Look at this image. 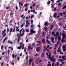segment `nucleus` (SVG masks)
<instances>
[{
    "mask_svg": "<svg viewBox=\"0 0 66 66\" xmlns=\"http://www.w3.org/2000/svg\"><path fill=\"white\" fill-rule=\"evenodd\" d=\"M12 56L13 59H14V57H15V58H16V56H15V54H12Z\"/></svg>",
    "mask_w": 66,
    "mask_h": 66,
    "instance_id": "f8f14e48",
    "label": "nucleus"
},
{
    "mask_svg": "<svg viewBox=\"0 0 66 66\" xmlns=\"http://www.w3.org/2000/svg\"><path fill=\"white\" fill-rule=\"evenodd\" d=\"M50 47V45H48L47 47V48H48Z\"/></svg>",
    "mask_w": 66,
    "mask_h": 66,
    "instance_id": "6e6d98bb",
    "label": "nucleus"
},
{
    "mask_svg": "<svg viewBox=\"0 0 66 66\" xmlns=\"http://www.w3.org/2000/svg\"><path fill=\"white\" fill-rule=\"evenodd\" d=\"M60 34H59V32H56V34L54 35L55 36H57L58 37H60Z\"/></svg>",
    "mask_w": 66,
    "mask_h": 66,
    "instance_id": "f03ea898",
    "label": "nucleus"
},
{
    "mask_svg": "<svg viewBox=\"0 0 66 66\" xmlns=\"http://www.w3.org/2000/svg\"><path fill=\"white\" fill-rule=\"evenodd\" d=\"M9 32V29L8 28H7V33H8Z\"/></svg>",
    "mask_w": 66,
    "mask_h": 66,
    "instance_id": "a18cd8bd",
    "label": "nucleus"
},
{
    "mask_svg": "<svg viewBox=\"0 0 66 66\" xmlns=\"http://www.w3.org/2000/svg\"><path fill=\"white\" fill-rule=\"evenodd\" d=\"M5 32H6V30L5 29L4 30V31H2V35H3V34H4V33H5Z\"/></svg>",
    "mask_w": 66,
    "mask_h": 66,
    "instance_id": "9d476101",
    "label": "nucleus"
},
{
    "mask_svg": "<svg viewBox=\"0 0 66 66\" xmlns=\"http://www.w3.org/2000/svg\"><path fill=\"white\" fill-rule=\"evenodd\" d=\"M40 50V48L39 47H38L36 49V51L37 52H39Z\"/></svg>",
    "mask_w": 66,
    "mask_h": 66,
    "instance_id": "20e7f679",
    "label": "nucleus"
},
{
    "mask_svg": "<svg viewBox=\"0 0 66 66\" xmlns=\"http://www.w3.org/2000/svg\"><path fill=\"white\" fill-rule=\"evenodd\" d=\"M54 27V24H53L51 26V28H50V30H52L53 28Z\"/></svg>",
    "mask_w": 66,
    "mask_h": 66,
    "instance_id": "ddd939ff",
    "label": "nucleus"
},
{
    "mask_svg": "<svg viewBox=\"0 0 66 66\" xmlns=\"http://www.w3.org/2000/svg\"><path fill=\"white\" fill-rule=\"evenodd\" d=\"M22 47V45H20L19 46H18L17 47L18 49H21V48Z\"/></svg>",
    "mask_w": 66,
    "mask_h": 66,
    "instance_id": "9b49d317",
    "label": "nucleus"
},
{
    "mask_svg": "<svg viewBox=\"0 0 66 66\" xmlns=\"http://www.w3.org/2000/svg\"><path fill=\"white\" fill-rule=\"evenodd\" d=\"M29 48L30 50H32V49H33V47H30V45H29Z\"/></svg>",
    "mask_w": 66,
    "mask_h": 66,
    "instance_id": "5fc2aeb1",
    "label": "nucleus"
},
{
    "mask_svg": "<svg viewBox=\"0 0 66 66\" xmlns=\"http://www.w3.org/2000/svg\"><path fill=\"white\" fill-rule=\"evenodd\" d=\"M6 33H5V34H4L3 35L2 37H4V36H5V35H6Z\"/></svg>",
    "mask_w": 66,
    "mask_h": 66,
    "instance_id": "2f4dec72",
    "label": "nucleus"
},
{
    "mask_svg": "<svg viewBox=\"0 0 66 66\" xmlns=\"http://www.w3.org/2000/svg\"><path fill=\"white\" fill-rule=\"evenodd\" d=\"M35 43H32V46H35V44H34Z\"/></svg>",
    "mask_w": 66,
    "mask_h": 66,
    "instance_id": "69168bd1",
    "label": "nucleus"
},
{
    "mask_svg": "<svg viewBox=\"0 0 66 66\" xmlns=\"http://www.w3.org/2000/svg\"><path fill=\"white\" fill-rule=\"evenodd\" d=\"M42 60H43V59H42L40 60L38 62H37V64H39V63L40 62H43V61H42Z\"/></svg>",
    "mask_w": 66,
    "mask_h": 66,
    "instance_id": "a211bd4d",
    "label": "nucleus"
},
{
    "mask_svg": "<svg viewBox=\"0 0 66 66\" xmlns=\"http://www.w3.org/2000/svg\"><path fill=\"white\" fill-rule=\"evenodd\" d=\"M24 33H22L21 34V36H23L24 35Z\"/></svg>",
    "mask_w": 66,
    "mask_h": 66,
    "instance_id": "a19ab883",
    "label": "nucleus"
},
{
    "mask_svg": "<svg viewBox=\"0 0 66 66\" xmlns=\"http://www.w3.org/2000/svg\"><path fill=\"white\" fill-rule=\"evenodd\" d=\"M5 52H3L2 54V55H4L5 53Z\"/></svg>",
    "mask_w": 66,
    "mask_h": 66,
    "instance_id": "58836bf2",
    "label": "nucleus"
},
{
    "mask_svg": "<svg viewBox=\"0 0 66 66\" xmlns=\"http://www.w3.org/2000/svg\"><path fill=\"white\" fill-rule=\"evenodd\" d=\"M8 44H9L10 43V44H12V42L11 41H10V40H9L8 42H7Z\"/></svg>",
    "mask_w": 66,
    "mask_h": 66,
    "instance_id": "f3484780",
    "label": "nucleus"
},
{
    "mask_svg": "<svg viewBox=\"0 0 66 66\" xmlns=\"http://www.w3.org/2000/svg\"><path fill=\"white\" fill-rule=\"evenodd\" d=\"M33 59L31 58L30 59V60L29 61L32 62H33Z\"/></svg>",
    "mask_w": 66,
    "mask_h": 66,
    "instance_id": "dca6fc26",
    "label": "nucleus"
},
{
    "mask_svg": "<svg viewBox=\"0 0 66 66\" xmlns=\"http://www.w3.org/2000/svg\"><path fill=\"white\" fill-rule=\"evenodd\" d=\"M28 7H27V8L25 9V11L27 12V11H28Z\"/></svg>",
    "mask_w": 66,
    "mask_h": 66,
    "instance_id": "4c0bfd02",
    "label": "nucleus"
},
{
    "mask_svg": "<svg viewBox=\"0 0 66 66\" xmlns=\"http://www.w3.org/2000/svg\"><path fill=\"white\" fill-rule=\"evenodd\" d=\"M26 31L27 32H29V30H28L27 29H26Z\"/></svg>",
    "mask_w": 66,
    "mask_h": 66,
    "instance_id": "603ef678",
    "label": "nucleus"
},
{
    "mask_svg": "<svg viewBox=\"0 0 66 66\" xmlns=\"http://www.w3.org/2000/svg\"><path fill=\"white\" fill-rule=\"evenodd\" d=\"M50 2H51V1H50L48 2H47V4H48V5H49Z\"/></svg>",
    "mask_w": 66,
    "mask_h": 66,
    "instance_id": "4be33fe9",
    "label": "nucleus"
},
{
    "mask_svg": "<svg viewBox=\"0 0 66 66\" xmlns=\"http://www.w3.org/2000/svg\"><path fill=\"white\" fill-rule=\"evenodd\" d=\"M62 49H63V51H64V52H65V51H66V48L64 45H63L62 47Z\"/></svg>",
    "mask_w": 66,
    "mask_h": 66,
    "instance_id": "7ed1b4c3",
    "label": "nucleus"
},
{
    "mask_svg": "<svg viewBox=\"0 0 66 66\" xmlns=\"http://www.w3.org/2000/svg\"><path fill=\"white\" fill-rule=\"evenodd\" d=\"M45 50H47L48 51H49V49H47V48H45Z\"/></svg>",
    "mask_w": 66,
    "mask_h": 66,
    "instance_id": "8fccbe9b",
    "label": "nucleus"
},
{
    "mask_svg": "<svg viewBox=\"0 0 66 66\" xmlns=\"http://www.w3.org/2000/svg\"><path fill=\"white\" fill-rule=\"evenodd\" d=\"M30 31L31 32H30L29 33V35H31V34H33V33H36V31H34V30H33V29H31L30 30Z\"/></svg>",
    "mask_w": 66,
    "mask_h": 66,
    "instance_id": "f257e3e1",
    "label": "nucleus"
},
{
    "mask_svg": "<svg viewBox=\"0 0 66 66\" xmlns=\"http://www.w3.org/2000/svg\"><path fill=\"white\" fill-rule=\"evenodd\" d=\"M1 49L2 50L3 49V45H2L1 46Z\"/></svg>",
    "mask_w": 66,
    "mask_h": 66,
    "instance_id": "c9c22d12",
    "label": "nucleus"
},
{
    "mask_svg": "<svg viewBox=\"0 0 66 66\" xmlns=\"http://www.w3.org/2000/svg\"><path fill=\"white\" fill-rule=\"evenodd\" d=\"M65 8H66V5H64L62 8V10H65Z\"/></svg>",
    "mask_w": 66,
    "mask_h": 66,
    "instance_id": "6ab92c4d",
    "label": "nucleus"
},
{
    "mask_svg": "<svg viewBox=\"0 0 66 66\" xmlns=\"http://www.w3.org/2000/svg\"><path fill=\"white\" fill-rule=\"evenodd\" d=\"M15 9L16 10H17L18 9V7H17V6H16L15 7Z\"/></svg>",
    "mask_w": 66,
    "mask_h": 66,
    "instance_id": "09e8293b",
    "label": "nucleus"
},
{
    "mask_svg": "<svg viewBox=\"0 0 66 66\" xmlns=\"http://www.w3.org/2000/svg\"><path fill=\"white\" fill-rule=\"evenodd\" d=\"M13 30V28H10V32L9 35H11V32H12V30Z\"/></svg>",
    "mask_w": 66,
    "mask_h": 66,
    "instance_id": "423d86ee",
    "label": "nucleus"
},
{
    "mask_svg": "<svg viewBox=\"0 0 66 66\" xmlns=\"http://www.w3.org/2000/svg\"><path fill=\"white\" fill-rule=\"evenodd\" d=\"M28 51H30V45H29L28 46Z\"/></svg>",
    "mask_w": 66,
    "mask_h": 66,
    "instance_id": "473e14b6",
    "label": "nucleus"
},
{
    "mask_svg": "<svg viewBox=\"0 0 66 66\" xmlns=\"http://www.w3.org/2000/svg\"><path fill=\"white\" fill-rule=\"evenodd\" d=\"M35 6V3L34 4H33L32 5V7H34Z\"/></svg>",
    "mask_w": 66,
    "mask_h": 66,
    "instance_id": "79ce46f5",
    "label": "nucleus"
},
{
    "mask_svg": "<svg viewBox=\"0 0 66 66\" xmlns=\"http://www.w3.org/2000/svg\"><path fill=\"white\" fill-rule=\"evenodd\" d=\"M59 38L58 39V42H60V41L61 40V38L60 37V36L59 37H58Z\"/></svg>",
    "mask_w": 66,
    "mask_h": 66,
    "instance_id": "aec40b11",
    "label": "nucleus"
},
{
    "mask_svg": "<svg viewBox=\"0 0 66 66\" xmlns=\"http://www.w3.org/2000/svg\"><path fill=\"white\" fill-rule=\"evenodd\" d=\"M47 66H51V65L50 64H48L47 65Z\"/></svg>",
    "mask_w": 66,
    "mask_h": 66,
    "instance_id": "774afa93",
    "label": "nucleus"
},
{
    "mask_svg": "<svg viewBox=\"0 0 66 66\" xmlns=\"http://www.w3.org/2000/svg\"><path fill=\"white\" fill-rule=\"evenodd\" d=\"M41 55L42 57H44V56L45 55V53H42Z\"/></svg>",
    "mask_w": 66,
    "mask_h": 66,
    "instance_id": "393cba45",
    "label": "nucleus"
},
{
    "mask_svg": "<svg viewBox=\"0 0 66 66\" xmlns=\"http://www.w3.org/2000/svg\"><path fill=\"white\" fill-rule=\"evenodd\" d=\"M59 63V62H57V64L58 65H60V64Z\"/></svg>",
    "mask_w": 66,
    "mask_h": 66,
    "instance_id": "e2e57ef3",
    "label": "nucleus"
},
{
    "mask_svg": "<svg viewBox=\"0 0 66 66\" xmlns=\"http://www.w3.org/2000/svg\"><path fill=\"white\" fill-rule=\"evenodd\" d=\"M52 35H54L55 34V32H52Z\"/></svg>",
    "mask_w": 66,
    "mask_h": 66,
    "instance_id": "f704fd0d",
    "label": "nucleus"
},
{
    "mask_svg": "<svg viewBox=\"0 0 66 66\" xmlns=\"http://www.w3.org/2000/svg\"><path fill=\"white\" fill-rule=\"evenodd\" d=\"M51 7H52V8H53L54 7V6H53V4H51Z\"/></svg>",
    "mask_w": 66,
    "mask_h": 66,
    "instance_id": "c03bdc74",
    "label": "nucleus"
},
{
    "mask_svg": "<svg viewBox=\"0 0 66 66\" xmlns=\"http://www.w3.org/2000/svg\"><path fill=\"white\" fill-rule=\"evenodd\" d=\"M60 14L61 16H63V14H62V13H60Z\"/></svg>",
    "mask_w": 66,
    "mask_h": 66,
    "instance_id": "864d4df0",
    "label": "nucleus"
},
{
    "mask_svg": "<svg viewBox=\"0 0 66 66\" xmlns=\"http://www.w3.org/2000/svg\"><path fill=\"white\" fill-rule=\"evenodd\" d=\"M13 32H16V30H15V28H14L13 29Z\"/></svg>",
    "mask_w": 66,
    "mask_h": 66,
    "instance_id": "c756f323",
    "label": "nucleus"
},
{
    "mask_svg": "<svg viewBox=\"0 0 66 66\" xmlns=\"http://www.w3.org/2000/svg\"><path fill=\"white\" fill-rule=\"evenodd\" d=\"M21 35H20L18 37V39H19L20 37H21Z\"/></svg>",
    "mask_w": 66,
    "mask_h": 66,
    "instance_id": "de8ad7c7",
    "label": "nucleus"
},
{
    "mask_svg": "<svg viewBox=\"0 0 66 66\" xmlns=\"http://www.w3.org/2000/svg\"><path fill=\"white\" fill-rule=\"evenodd\" d=\"M61 41H62V43H63L64 42V39H63L62 38Z\"/></svg>",
    "mask_w": 66,
    "mask_h": 66,
    "instance_id": "680f3d73",
    "label": "nucleus"
},
{
    "mask_svg": "<svg viewBox=\"0 0 66 66\" xmlns=\"http://www.w3.org/2000/svg\"><path fill=\"white\" fill-rule=\"evenodd\" d=\"M53 17H56V14L54 13L53 15Z\"/></svg>",
    "mask_w": 66,
    "mask_h": 66,
    "instance_id": "412c9836",
    "label": "nucleus"
},
{
    "mask_svg": "<svg viewBox=\"0 0 66 66\" xmlns=\"http://www.w3.org/2000/svg\"><path fill=\"white\" fill-rule=\"evenodd\" d=\"M65 56H63L62 57V60H65Z\"/></svg>",
    "mask_w": 66,
    "mask_h": 66,
    "instance_id": "b1692460",
    "label": "nucleus"
},
{
    "mask_svg": "<svg viewBox=\"0 0 66 66\" xmlns=\"http://www.w3.org/2000/svg\"><path fill=\"white\" fill-rule=\"evenodd\" d=\"M51 41L53 43H54V37H52V38Z\"/></svg>",
    "mask_w": 66,
    "mask_h": 66,
    "instance_id": "39448f33",
    "label": "nucleus"
},
{
    "mask_svg": "<svg viewBox=\"0 0 66 66\" xmlns=\"http://www.w3.org/2000/svg\"><path fill=\"white\" fill-rule=\"evenodd\" d=\"M47 29H48V28L47 27H45L44 28V30H45V31H47Z\"/></svg>",
    "mask_w": 66,
    "mask_h": 66,
    "instance_id": "cd10ccee",
    "label": "nucleus"
},
{
    "mask_svg": "<svg viewBox=\"0 0 66 66\" xmlns=\"http://www.w3.org/2000/svg\"><path fill=\"white\" fill-rule=\"evenodd\" d=\"M23 30V28L22 29L19 31V32L21 33V32Z\"/></svg>",
    "mask_w": 66,
    "mask_h": 66,
    "instance_id": "3c124183",
    "label": "nucleus"
},
{
    "mask_svg": "<svg viewBox=\"0 0 66 66\" xmlns=\"http://www.w3.org/2000/svg\"><path fill=\"white\" fill-rule=\"evenodd\" d=\"M66 14V12H63V15H65V14Z\"/></svg>",
    "mask_w": 66,
    "mask_h": 66,
    "instance_id": "0e129e2a",
    "label": "nucleus"
},
{
    "mask_svg": "<svg viewBox=\"0 0 66 66\" xmlns=\"http://www.w3.org/2000/svg\"><path fill=\"white\" fill-rule=\"evenodd\" d=\"M48 22H46L44 23V25L45 26H47V24H48Z\"/></svg>",
    "mask_w": 66,
    "mask_h": 66,
    "instance_id": "2eb2a0df",
    "label": "nucleus"
},
{
    "mask_svg": "<svg viewBox=\"0 0 66 66\" xmlns=\"http://www.w3.org/2000/svg\"><path fill=\"white\" fill-rule=\"evenodd\" d=\"M60 15H59L57 16V19H58V18H60Z\"/></svg>",
    "mask_w": 66,
    "mask_h": 66,
    "instance_id": "bf43d9fd",
    "label": "nucleus"
},
{
    "mask_svg": "<svg viewBox=\"0 0 66 66\" xmlns=\"http://www.w3.org/2000/svg\"><path fill=\"white\" fill-rule=\"evenodd\" d=\"M42 42L43 44H45V39L43 38L42 40Z\"/></svg>",
    "mask_w": 66,
    "mask_h": 66,
    "instance_id": "0eeeda50",
    "label": "nucleus"
},
{
    "mask_svg": "<svg viewBox=\"0 0 66 66\" xmlns=\"http://www.w3.org/2000/svg\"><path fill=\"white\" fill-rule=\"evenodd\" d=\"M56 50H55L54 51L53 54H56Z\"/></svg>",
    "mask_w": 66,
    "mask_h": 66,
    "instance_id": "e433bc0d",
    "label": "nucleus"
},
{
    "mask_svg": "<svg viewBox=\"0 0 66 66\" xmlns=\"http://www.w3.org/2000/svg\"><path fill=\"white\" fill-rule=\"evenodd\" d=\"M51 56H48L47 57V58H48L49 59H51Z\"/></svg>",
    "mask_w": 66,
    "mask_h": 66,
    "instance_id": "ea45409f",
    "label": "nucleus"
},
{
    "mask_svg": "<svg viewBox=\"0 0 66 66\" xmlns=\"http://www.w3.org/2000/svg\"><path fill=\"white\" fill-rule=\"evenodd\" d=\"M19 5H20L21 4V6H23V3H21V2H19Z\"/></svg>",
    "mask_w": 66,
    "mask_h": 66,
    "instance_id": "4468645a",
    "label": "nucleus"
},
{
    "mask_svg": "<svg viewBox=\"0 0 66 66\" xmlns=\"http://www.w3.org/2000/svg\"><path fill=\"white\" fill-rule=\"evenodd\" d=\"M35 10L34 9L33 10V12L34 13H35V14H37V12H35Z\"/></svg>",
    "mask_w": 66,
    "mask_h": 66,
    "instance_id": "5701e85b",
    "label": "nucleus"
},
{
    "mask_svg": "<svg viewBox=\"0 0 66 66\" xmlns=\"http://www.w3.org/2000/svg\"><path fill=\"white\" fill-rule=\"evenodd\" d=\"M42 33H43L42 35L43 36H44V37H45V33L44 32H43Z\"/></svg>",
    "mask_w": 66,
    "mask_h": 66,
    "instance_id": "72a5a7b5",
    "label": "nucleus"
},
{
    "mask_svg": "<svg viewBox=\"0 0 66 66\" xmlns=\"http://www.w3.org/2000/svg\"><path fill=\"white\" fill-rule=\"evenodd\" d=\"M26 22L27 24H28L29 23V21L28 20H27Z\"/></svg>",
    "mask_w": 66,
    "mask_h": 66,
    "instance_id": "4d7b16f0",
    "label": "nucleus"
},
{
    "mask_svg": "<svg viewBox=\"0 0 66 66\" xmlns=\"http://www.w3.org/2000/svg\"><path fill=\"white\" fill-rule=\"evenodd\" d=\"M26 48H25L24 50V52H26Z\"/></svg>",
    "mask_w": 66,
    "mask_h": 66,
    "instance_id": "338daca9",
    "label": "nucleus"
},
{
    "mask_svg": "<svg viewBox=\"0 0 66 66\" xmlns=\"http://www.w3.org/2000/svg\"><path fill=\"white\" fill-rule=\"evenodd\" d=\"M23 16H24V15L22 14L21 15V18H22V17H23Z\"/></svg>",
    "mask_w": 66,
    "mask_h": 66,
    "instance_id": "052dcab7",
    "label": "nucleus"
},
{
    "mask_svg": "<svg viewBox=\"0 0 66 66\" xmlns=\"http://www.w3.org/2000/svg\"><path fill=\"white\" fill-rule=\"evenodd\" d=\"M65 34L64 33H63L62 34V39H64L65 38Z\"/></svg>",
    "mask_w": 66,
    "mask_h": 66,
    "instance_id": "6e6552de",
    "label": "nucleus"
},
{
    "mask_svg": "<svg viewBox=\"0 0 66 66\" xmlns=\"http://www.w3.org/2000/svg\"><path fill=\"white\" fill-rule=\"evenodd\" d=\"M8 52V55H9L10 54V50H8L7 51Z\"/></svg>",
    "mask_w": 66,
    "mask_h": 66,
    "instance_id": "bb28decb",
    "label": "nucleus"
},
{
    "mask_svg": "<svg viewBox=\"0 0 66 66\" xmlns=\"http://www.w3.org/2000/svg\"><path fill=\"white\" fill-rule=\"evenodd\" d=\"M6 39H7V37H6L3 40V43H5V41L6 40Z\"/></svg>",
    "mask_w": 66,
    "mask_h": 66,
    "instance_id": "1a4fd4ad",
    "label": "nucleus"
},
{
    "mask_svg": "<svg viewBox=\"0 0 66 66\" xmlns=\"http://www.w3.org/2000/svg\"><path fill=\"white\" fill-rule=\"evenodd\" d=\"M10 16H12V15H13V13L12 12H11L10 13Z\"/></svg>",
    "mask_w": 66,
    "mask_h": 66,
    "instance_id": "a878e982",
    "label": "nucleus"
},
{
    "mask_svg": "<svg viewBox=\"0 0 66 66\" xmlns=\"http://www.w3.org/2000/svg\"><path fill=\"white\" fill-rule=\"evenodd\" d=\"M27 6H28V4L27 3H26L25 5V7H27Z\"/></svg>",
    "mask_w": 66,
    "mask_h": 66,
    "instance_id": "49530a36",
    "label": "nucleus"
},
{
    "mask_svg": "<svg viewBox=\"0 0 66 66\" xmlns=\"http://www.w3.org/2000/svg\"><path fill=\"white\" fill-rule=\"evenodd\" d=\"M20 59V57H18L17 58V59L18 61H19V59Z\"/></svg>",
    "mask_w": 66,
    "mask_h": 66,
    "instance_id": "7c9ffc66",
    "label": "nucleus"
},
{
    "mask_svg": "<svg viewBox=\"0 0 66 66\" xmlns=\"http://www.w3.org/2000/svg\"><path fill=\"white\" fill-rule=\"evenodd\" d=\"M57 10V9H56V8H55V7L54 9V11H56Z\"/></svg>",
    "mask_w": 66,
    "mask_h": 66,
    "instance_id": "13d9d810",
    "label": "nucleus"
},
{
    "mask_svg": "<svg viewBox=\"0 0 66 66\" xmlns=\"http://www.w3.org/2000/svg\"><path fill=\"white\" fill-rule=\"evenodd\" d=\"M37 43H38L39 44H42V43H41V42H40V41H37Z\"/></svg>",
    "mask_w": 66,
    "mask_h": 66,
    "instance_id": "c85d7f7f",
    "label": "nucleus"
},
{
    "mask_svg": "<svg viewBox=\"0 0 66 66\" xmlns=\"http://www.w3.org/2000/svg\"><path fill=\"white\" fill-rule=\"evenodd\" d=\"M55 63H52V66H54V64H55Z\"/></svg>",
    "mask_w": 66,
    "mask_h": 66,
    "instance_id": "37998d69",
    "label": "nucleus"
}]
</instances>
